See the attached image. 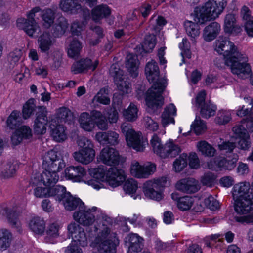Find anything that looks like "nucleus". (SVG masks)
Wrapping results in <instances>:
<instances>
[{
	"instance_id": "nucleus-11",
	"label": "nucleus",
	"mask_w": 253,
	"mask_h": 253,
	"mask_svg": "<svg viewBox=\"0 0 253 253\" xmlns=\"http://www.w3.org/2000/svg\"><path fill=\"white\" fill-rule=\"evenodd\" d=\"M215 50L220 54H223L224 62L234 55L233 53L239 52L234 43L224 37H219L216 40Z\"/></svg>"
},
{
	"instance_id": "nucleus-61",
	"label": "nucleus",
	"mask_w": 253,
	"mask_h": 253,
	"mask_svg": "<svg viewBox=\"0 0 253 253\" xmlns=\"http://www.w3.org/2000/svg\"><path fill=\"white\" fill-rule=\"evenodd\" d=\"M23 55L21 49L16 48L9 54V59L11 65L14 66L19 62Z\"/></svg>"
},
{
	"instance_id": "nucleus-57",
	"label": "nucleus",
	"mask_w": 253,
	"mask_h": 253,
	"mask_svg": "<svg viewBox=\"0 0 253 253\" xmlns=\"http://www.w3.org/2000/svg\"><path fill=\"white\" fill-rule=\"evenodd\" d=\"M231 119V114L229 112L220 110L215 118V122L219 125H224L228 123Z\"/></svg>"
},
{
	"instance_id": "nucleus-36",
	"label": "nucleus",
	"mask_w": 253,
	"mask_h": 253,
	"mask_svg": "<svg viewBox=\"0 0 253 253\" xmlns=\"http://www.w3.org/2000/svg\"><path fill=\"white\" fill-rule=\"evenodd\" d=\"M13 240L11 232L5 229H0V250L5 251L10 247Z\"/></svg>"
},
{
	"instance_id": "nucleus-47",
	"label": "nucleus",
	"mask_w": 253,
	"mask_h": 253,
	"mask_svg": "<svg viewBox=\"0 0 253 253\" xmlns=\"http://www.w3.org/2000/svg\"><path fill=\"white\" fill-rule=\"evenodd\" d=\"M198 24L200 23L191 21H186L184 22V25L187 34L193 38H195L200 34Z\"/></svg>"
},
{
	"instance_id": "nucleus-1",
	"label": "nucleus",
	"mask_w": 253,
	"mask_h": 253,
	"mask_svg": "<svg viewBox=\"0 0 253 253\" xmlns=\"http://www.w3.org/2000/svg\"><path fill=\"white\" fill-rule=\"evenodd\" d=\"M145 72L146 78L149 82L157 81L147 92L146 101L148 107L155 109L161 107L164 104L162 93L166 87V80H158L160 70L157 63L154 60H151L146 65Z\"/></svg>"
},
{
	"instance_id": "nucleus-62",
	"label": "nucleus",
	"mask_w": 253,
	"mask_h": 253,
	"mask_svg": "<svg viewBox=\"0 0 253 253\" xmlns=\"http://www.w3.org/2000/svg\"><path fill=\"white\" fill-rule=\"evenodd\" d=\"M235 147V143L230 141H224L218 145L219 150L224 153L232 152Z\"/></svg>"
},
{
	"instance_id": "nucleus-39",
	"label": "nucleus",
	"mask_w": 253,
	"mask_h": 253,
	"mask_svg": "<svg viewBox=\"0 0 253 253\" xmlns=\"http://www.w3.org/2000/svg\"><path fill=\"white\" fill-rule=\"evenodd\" d=\"M69 193L63 186L54 185L48 187V197H54L55 200L58 201H63L66 194Z\"/></svg>"
},
{
	"instance_id": "nucleus-16",
	"label": "nucleus",
	"mask_w": 253,
	"mask_h": 253,
	"mask_svg": "<svg viewBox=\"0 0 253 253\" xmlns=\"http://www.w3.org/2000/svg\"><path fill=\"white\" fill-rule=\"evenodd\" d=\"M97 210L96 207H93L91 209L87 210H82L80 209V211L74 212L73 214L74 219L84 226H90L92 225L95 221L94 212Z\"/></svg>"
},
{
	"instance_id": "nucleus-29",
	"label": "nucleus",
	"mask_w": 253,
	"mask_h": 253,
	"mask_svg": "<svg viewBox=\"0 0 253 253\" xmlns=\"http://www.w3.org/2000/svg\"><path fill=\"white\" fill-rule=\"evenodd\" d=\"M220 26L216 22H213L207 26L203 31V37L205 41L210 42L214 40L220 31Z\"/></svg>"
},
{
	"instance_id": "nucleus-2",
	"label": "nucleus",
	"mask_w": 253,
	"mask_h": 253,
	"mask_svg": "<svg viewBox=\"0 0 253 253\" xmlns=\"http://www.w3.org/2000/svg\"><path fill=\"white\" fill-rule=\"evenodd\" d=\"M42 166L45 171L41 174V181L48 188L55 185L59 179L57 172L65 167L63 160L58 156L57 152L51 150L45 155Z\"/></svg>"
},
{
	"instance_id": "nucleus-14",
	"label": "nucleus",
	"mask_w": 253,
	"mask_h": 253,
	"mask_svg": "<svg viewBox=\"0 0 253 253\" xmlns=\"http://www.w3.org/2000/svg\"><path fill=\"white\" fill-rule=\"evenodd\" d=\"M69 235L73 241L71 244L84 247L87 245V240L83 228L76 223H71L68 226Z\"/></svg>"
},
{
	"instance_id": "nucleus-3",
	"label": "nucleus",
	"mask_w": 253,
	"mask_h": 253,
	"mask_svg": "<svg viewBox=\"0 0 253 253\" xmlns=\"http://www.w3.org/2000/svg\"><path fill=\"white\" fill-rule=\"evenodd\" d=\"M227 4L226 0H209L195 10L194 21L200 24L215 19L223 12Z\"/></svg>"
},
{
	"instance_id": "nucleus-7",
	"label": "nucleus",
	"mask_w": 253,
	"mask_h": 253,
	"mask_svg": "<svg viewBox=\"0 0 253 253\" xmlns=\"http://www.w3.org/2000/svg\"><path fill=\"white\" fill-rule=\"evenodd\" d=\"M167 178L165 177L146 181L143 184V191L145 196L152 199L160 200L162 196L160 190L161 187L165 186Z\"/></svg>"
},
{
	"instance_id": "nucleus-6",
	"label": "nucleus",
	"mask_w": 253,
	"mask_h": 253,
	"mask_svg": "<svg viewBox=\"0 0 253 253\" xmlns=\"http://www.w3.org/2000/svg\"><path fill=\"white\" fill-rule=\"evenodd\" d=\"M151 144L154 152L162 158L175 157L181 152L180 147L172 141L169 140L163 144L160 138L155 134L151 140Z\"/></svg>"
},
{
	"instance_id": "nucleus-59",
	"label": "nucleus",
	"mask_w": 253,
	"mask_h": 253,
	"mask_svg": "<svg viewBox=\"0 0 253 253\" xmlns=\"http://www.w3.org/2000/svg\"><path fill=\"white\" fill-rule=\"evenodd\" d=\"M123 189L126 193L132 194L136 192L138 188L137 182L134 179H128L125 180Z\"/></svg>"
},
{
	"instance_id": "nucleus-58",
	"label": "nucleus",
	"mask_w": 253,
	"mask_h": 253,
	"mask_svg": "<svg viewBox=\"0 0 253 253\" xmlns=\"http://www.w3.org/2000/svg\"><path fill=\"white\" fill-rule=\"evenodd\" d=\"M195 133L199 135L204 132L207 128L205 122L201 120L199 117H197L192 125Z\"/></svg>"
},
{
	"instance_id": "nucleus-46",
	"label": "nucleus",
	"mask_w": 253,
	"mask_h": 253,
	"mask_svg": "<svg viewBox=\"0 0 253 253\" xmlns=\"http://www.w3.org/2000/svg\"><path fill=\"white\" fill-rule=\"evenodd\" d=\"M57 118L60 122L69 124L74 119L72 112L66 107H62L58 109Z\"/></svg>"
},
{
	"instance_id": "nucleus-13",
	"label": "nucleus",
	"mask_w": 253,
	"mask_h": 253,
	"mask_svg": "<svg viewBox=\"0 0 253 253\" xmlns=\"http://www.w3.org/2000/svg\"><path fill=\"white\" fill-rule=\"evenodd\" d=\"M46 107L39 106L34 121V131L37 134H43L46 131V125L48 120Z\"/></svg>"
},
{
	"instance_id": "nucleus-18",
	"label": "nucleus",
	"mask_w": 253,
	"mask_h": 253,
	"mask_svg": "<svg viewBox=\"0 0 253 253\" xmlns=\"http://www.w3.org/2000/svg\"><path fill=\"white\" fill-rule=\"evenodd\" d=\"M99 64L97 60L92 61L88 58L82 59L75 62L72 66L71 70L74 74H79L87 72L90 70L94 71Z\"/></svg>"
},
{
	"instance_id": "nucleus-21",
	"label": "nucleus",
	"mask_w": 253,
	"mask_h": 253,
	"mask_svg": "<svg viewBox=\"0 0 253 253\" xmlns=\"http://www.w3.org/2000/svg\"><path fill=\"white\" fill-rule=\"evenodd\" d=\"M127 145L137 151H143L147 142L143 137L142 133L134 131L126 138Z\"/></svg>"
},
{
	"instance_id": "nucleus-12",
	"label": "nucleus",
	"mask_w": 253,
	"mask_h": 253,
	"mask_svg": "<svg viewBox=\"0 0 253 253\" xmlns=\"http://www.w3.org/2000/svg\"><path fill=\"white\" fill-rule=\"evenodd\" d=\"M156 169V166L153 163L141 165L136 161L132 162L130 167L131 174L138 178H147L153 174Z\"/></svg>"
},
{
	"instance_id": "nucleus-8",
	"label": "nucleus",
	"mask_w": 253,
	"mask_h": 253,
	"mask_svg": "<svg viewBox=\"0 0 253 253\" xmlns=\"http://www.w3.org/2000/svg\"><path fill=\"white\" fill-rule=\"evenodd\" d=\"M206 93L205 90L199 92L195 100V106L200 109V113L201 117L205 119H208L215 114L217 107L211 103L210 100H206Z\"/></svg>"
},
{
	"instance_id": "nucleus-40",
	"label": "nucleus",
	"mask_w": 253,
	"mask_h": 253,
	"mask_svg": "<svg viewBox=\"0 0 253 253\" xmlns=\"http://www.w3.org/2000/svg\"><path fill=\"white\" fill-rule=\"evenodd\" d=\"M29 227L36 234H42L44 231L45 223L42 218L35 217L30 220Z\"/></svg>"
},
{
	"instance_id": "nucleus-55",
	"label": "nucleus",
	"mask_w": 253,
	"mask_h": 253,
	"mask_svg": "<svg viewBox=\"0 0 253 253\" xmlns=\"http://www.w3.org/2000/svg\"><path fill=\"white\" fill-rule=\"evenodd\" d=\"M108 95V89L106 88H102L94 97L93 100L102 104L108 105L110 102V100Z\"/></svg>"
},
{
	"instance_id": "nucleus-4",
	"label": "nucleus",
	"mask_w": 253,
	"mask_h": 253,
	"mask_svg": "<svg viewBox=\"0 0 253 253\" xmlns=\"http://www.w3.org/2000/svg\"><path fill=\"white\" fill-rule=\"evenodd\" d=\"M233 55L224 62L231 71L238 78L245 79L251 76V68L248 63V57L241 52L233 53Z\"/></svg>"
},
{
	"instance_id": "nucleus-27",
	"label": "nucleus",
	"mask_w": 253,
	"mask_h": 253,
	"mask_svg": "<svg viewBox=\"0 0 253 253\" xmlns=\"http://www.w3.org/2000/svg\"><path fill=\"white\" fill-rule=\"evenodd\" d=\"M126 239L128 244V253H137L141 250L143 239L137 234H130Z\"/></svg>"
},
{
	"instance_id": "nucleus-54",
	"label": "nucleus",
	"mask_w": 253,
	"mask_h": 253,
	"mask_svg": "<svg viewBox=\"0 0 253 253\" xmlns=\"http://www.w3.org/2000/svg\"><path fill=\"white\" fill-rule=\"evenodd\" d=\"M77 144L80 148L79 150H86L94 149L92 141L84 136H79L77 140Z\"/></svg>"
},
{
	"instance_id": "nucleus-20",
	"label": "nucleus",
	"mask_w": 253,
	"mask_h": 253,
	"mask_svg": "<svg viewBox=\"0 0 253 253\" xmlns=\"http://www.w3.org/2000/svg\"><path fill=\"white\" fill-rule=\"evenodd\" d=\"M235 210L240 214H247L253 210V194L237 198L235 200Z\"/></svg>"
},
{
	"instance_id": "nucleus-28",
	"label": "nucleus",
	"mask_w": 253,
	"mask_h": 253,
	"mask_svg": "<svg viewBox=\"0 0 253 253\" xmlns=\"http://www.w3.org/2000/svg\"><path fill=\"white\" fill-rule=\"evenodd\" d=\"M176 114V108L173 104L167 106L161 115V123L165 127L170 123H174L173 117Z\"/></svg>"
},
{
	"instance_id": "nucleus-9",
	"label": "nucleus",
	"mask_w": 253,
	"mask_h": 253,
	"mask_svg": "<svg viewBox=\"0 0 253 253\" xmlns=\"http://www.w3.org/2000/svg\"><path fill=\"white\" fill-rule=\"evenodd\" d=\"M40 9L38 7H35L27 14V19H19L17 20L19 26L30 37H33L37 31L40 30V27L34 19L35 13Z\"/></svg>"
},
{
	"instance_id": "nucleus-5",
	"label": "nucleus",
	"mask_w": 253,
	"mask_h": 253,
	"mask_svg": "<svg viewBox=\"0 0 253 253\" xmlns=\"http://www.w3.org/2000/svg\"><path fill=\"white\" fill-rule=\"evenodd\" d=\"M95 242L99 253H116L118 241L116 239V234L111 232L109 228L104 227L99 232Z\"/></svg>"
},
{
	"instance_id": "nucleus-52",
	"label": "nucleus",
	"mask_w": 253,
	"mask_h": 253,
	"mask_svg": "<svg viewBox=\"0 0 253 253\" xmlns=\"http://www.w3.org/2000/svg\"><path fill=\"white\" fill-rule=\"evenodd\" d=\"M34 99H30L28 100L23 105L22 109V115L24 119H27L30 118V116L33 114L36 108V105L34 104Z\"/></svg>"
},
{
	"instance_id": "nucleus-19",
	"label": "nucleus",
	"mask_w": 253,
	"mask_h": 253,
	"mask_svg": "<svg viewBox=\"0 0 253 253\" xmlns=\"http://www.w3.org/2000/svg\"><path fill=\"white\" fill-rule=\"evenodd\" d=\"M99 159L103 164L108 166L117 165L120 162V157L118 151L110 147H106L102 150Z\"/></svg>"
},
{
	"instance_id": "nucleus-41",
	"label": "nucleus",
	"mask_w": 253,
	"mask_h": 253,
	"mask_svg": "<svg viewBox=\"0 0 253 253\" xmlns=\"http://www.w3.org/2000/svg\"><path fill=\"white\" fill-rule=\"evenodd\" d=\"M42 25L49 28L53 24L55 19V12L52 9L47 8L41 12Z\"/></svg>"
},
{
	"instance_id": "nucleus-43",
	"label": "nucleus",
	"mask_w": 253,
	"mask_h": 253,
	"mask_svg": "<svg viewBox=\"0 0 253 253\" xmlns=\"http://www.w3.org/2000/svg\"><path fill=\"white\" fill-rule=\"evenodd\" d=\"M82 48V44L78 40L74 38L71 41L68 50V56L73 58H78Z\"/></svg>"
},
{
	"instance_id": "nucleus-48",
	"label": "nucleus",
	"mask_w": 253,
	"mask_h": 253,
	"mask_svg": "<svg viewBox=\"0 0 253 253\" xmlns=\"http://www.w3.org/2000/svg\"><path fill=\"white\" fill-rule=\"evenodd\" d=\"M19 112L13 111L8 117L6 124L7 126L10 129H15L21 124V118L19 117Z\"/></svg>"
},
{
	"instance_id": "nucleus-34",
	"label": "nucleus",
	"mask_w": 253,
	"mask_h": 253,
	"mask_svg": "<svg viewBox=\"0 0 253 253\" xmlns=\"http://www.w3.org/2000/svg\"><path fill=\"white\" fill-rule=\"evenodd\" d=\"M79 122L82 128L84 130L90 131L92 130L95 125L94 117L88 113L84 112L79 117Z\"/></svg>"
},
{
	"instance_id": "nucleus-32",
	"label": "nucleus",
	"mask_w": 253,
	"mask_h": 253,
	"mask_svg": "<svg viewBox=\"0 0 253 253\" xmlns=\"http://www.w3.org/2000/svg\"><path fill=\"white\" fill-rule=\"evenodd\" d=\"M68 26L67 19L64 17H59L52 27L53 36L55 38L61 37L65 33Z\"/></svg>"
},
{
	"instance_id": "nucleus-56",
	"label": "nucleus",
	"mask_w": 253,
	"mask_h": 253,
	"mask_svg": "<svg viewBox=\"0 0 253 253\" xmlns=\"http://www.w3.org/2000/svg\"><path fill=\"white\" fill-rule=\"evenodd\" d=\"M114 82L117 88L122 94H127L131 91V87L129 82L123 80L122 77L116 78Z\"/></svg>"
},
{
	"instance_id": "nucleus-23",
	"label": "nucleus",
	"mask_w": 253,
	"mask_h": 253,
	"mask_svg": "<svg viewBox=\"0 0 253 253\" xmlns=\"http://www.w3.org/2000/svg\"><path fill=\"white\" fill-rule=\"evenodd\" d=\"M95 137L99 142L103 144H109L111 145H116L120 141L119 134L113 131L98 132L96 133Z\"/></svg>"
},
{
	"instance_id": "nucleus-53",
	"label": "nucleus",
	"mask_w": 253,
	"mask_h": 253,
	"mask_svg": "<svg viewBox=\"0 0 253 253\" xmlns=\"http://www.w3.org/2000/svg\"><path fill=\"white\" fill-rule=\"evenodd\" d=\"M89 173L93 178L105 181L106 172L103 167L91 168L89 169Z\"/></svg>"
},
{
	"instance_id": "nucleus-25",
	"label": "nucleus",
	"mask_w": 253,
	"mask_h": 253,
	"mask_svg": "<svg viewBox=\"0 0 253 253\" xmlns=\"http://www.w3.org/2000/svg\"><path fill=\"white\" fill-rule=\"evenodd\" d=\"M235 16L233 14H227L224 19V30L229 34L237 35L242 31L241 27L236 24Z\"/></svg>"
},
{
	"instance_id": "nucleus-63",
	"label": "nucleus",
	"mask_w": 253,
	"mask_h": 253,
	"mask_svg": "<svg viewBox=\"0 0 253 253\" xmlns=\"http://www.w3.org/2000/svg\"><path fill=\"white\" fill-rule=\"evenodd\" d=\"M205 205L211 211H215L219 208V203L212 196L206 198L204 200Z\"/></svg>"
},
{
	"instance_id": "nucleus-10",
	"label": "nucleus",
	"mask_w": 253,
	"mask_h": 253,
	"mask_svg": "<svg viewBox=\"0 0 253 253\" xmlns=\"http://www.w3.org/2000/svg\"><path fill=\"white\" fill-rule=\"evenodd\" d=\"M238 160V155L234 154L232 158H216L213 160L210 161L207 164L208 168L212 170L227 169L231 170L236 166Z\"/></svg>"
},
{
	"instance_id": "nucleus-38",
	"label": "nucleus",
	"mask_w": 253,
	"mask_h": 253,
	"mask_svg": "<svg viewBox=\"0 0 253 253\" xmlns=\"http://www.w3.org/2000/svg\"><path fill=\"white\" fill-rule=\"evenodd\" d=\"M111 14V10L106 5H100L93 9L92 19L96 22L100 19L106 18Z\"/></svg>"
},
{
	"instance_id": "nucleus-26",
	"label": "nucleus",
	"mask_w": 253,
	"mask_h": 253,
	"mask_svg": "<svg viewBox=\"0 0 253 253\" xmlns=\"http://www.w3.org/2000/svg\"><path fill=\"white\" fill-rule=\"evenodd\" d=\"M95 156L94 149L79 150L73 153V157L76 161L84 165L88 164L92 162Z\"/></svg>"
},
{
	"instance_id": "nucleus-64",
	"label": "nucleus",
	"mask_w": 253,
	"mask_h": 253,
	"mask_svg": "<svg viewBox=\"0 0 253 253\" xmlns=\"http://www.w3.org/2000/svg\"><path fill=\"white\" fill-rule=\"evenodd\" d=\"M187 163L185 158L180 156L177 158L173 163V168L176 172H180L187 166Z\"/></svg>"
},
{
	"instance_id": "nucleus-17",
	"label": "nucleus",
	"mask_w": 253,
	"mask_h": 253,
	"mask_svg": "<svg viewBox=\"0 0 253 253\" xmlns=\"http://www.w3.org/2000/svg\"><path fill=\"white\" fill-rule=\"evenodd\" d=\"M125 180V172L121 169L110 168L106 172L105 181L112 187L120 185Z\"/></svg>"
},
{
	"instance_id": "nucleus-30",
	"label": "nucleus",
	"mask_w": 253,
	"mask_h": 253,
	"mask_svg": "<svg viewBox=\"0 0 253 253\" xmlns=\"http://www.w3.org/2000/svg\"><path fill=\"white\" fill-rule=\"evenodd\" d=\"M60 8L70 14H76L82 11V6L77 0H61Z\"/></svg>"
},
{
	"instance_id": "nucleus-51",
	"label": "nucleus",
	"mask_w": 253,
	"mask_h": 253,
	"mask_svg": "<svg viewBox=\"0 0 253 253\" xmlns=\"http://www.w3.org/2000/svg\"><path fill=\"white\" fill-rule=\"evenodd\" d=\"M16 173V166L11 162L7 163L4 166L0 177L2 179H8L13 177Z\"/></svg>"
},
{
	"instance_id": "nucleus-15",
	"label": "nucleus",
	"mask_w": 253,
	"mask_h": 253,
	"mask_svg": "<svg viewBox=\"0 0 253 253\" xmlns=\"http://www.w3.org/2000/svg\"><path fill=\"white\" fill-rule=\"evenodd\" d=\"M177 190L187 194L197 192L200 189L198 180L192 177H186L178 180L175 184Z\"/></svg>"
},
{
	"instance_id": "nucleus-33",
	"label": "nucleus",
	"mask_w": 253,
	"mask_h": 253,
	"mask_svg": "<svg viewBox=\"0 0 253 253\" xmlns=\"http://www.w3.org/2000/svg\"><path fill=\"white\" fill-rule=\"evenodd\" d=\"M250 183L246 182H242L236 184L233 188V195L234 198H241L247 197L249 194H253L250 192Z\"/></svg>"
},
{
	"instance_id": "nucleus-44",
	"label": "nucleus",
	"mask_w": 253,
	"mask_h": 253,
	"mask_svg": "<svg viewBox=\"0 0 253 253\" xmlns=\"http://www.w3.org/2000/svg\"><path fill=\"white\" fill-rule=\"evenodd\" d=\"M51 135L53 139L58 142H63L67 138L65 128L62 125H57L52 128Z\"/></svg>"
},
{
	"instance_id": "nucleus-60",
	"label": "nucleus",
	"mask_w": 253,
	"mask_h": 253,
	"mask_svg": "<svg viewBox=\"0 0 253 253\" xmlns=\"http://www.w3.org/2000/svg\"><path fill=\"white\" fill-rule=\"evenodd\" d=\"M216 175L211 172H208L205 173L201 178V182L203 185L211 187L214 185L216 179Z\"/></svg>"
},
{
	"instance_id": "nucleus-24",
	"label": "nucleus",
	"mask_w": 253,
	"mask_h": 253,
	"mask_svg": "<svg viewBox=\"0 0 253 253\" xmlns=\"http://www.w3.org/2000/svg\"><path fill=\"white\" fill-rule=\"evenodd\" d=\"M38 48L42 53H48L49 51L54 43L53 39L50 33L43 32L38 38Z\"/></svg>"
},
{
	"instance_id": "nucleus-22",
	"label": "nucleus",
	"mask_w": 253,
	"mask_h": 253,
	"mask_svg": "<svg viewBox=\"0 0 253 253\" xmlns=\"http://www.w3.org/2000/svg\"><path fill=\"white\" fill-rule=\"evenodd\" d=\"M66 177L75 182L81 181L83 177L85 175L86 171L81 166H70L65 170Z\"/></svg>"
},
{
	"instance_id": "nucleus-50",
	"label": "nucleus",
	"mask_w": 253,
	"mask_h": 253,
	"mask_svg": "<svg viewBox=\"0 0 253 253\" xmlns=\"http://www.w3.org/2000/svg\"><path fill=\"white\" fill-rule=\"evenodd\" d=\"M194 203V199L192 197L188 196H185L180 197L177 202V205L179 210L182 211H187L190 209Z\"/></svg>"
},
{
	"instance_id": "nucleus-35",
	"label": "nucleus",
	"mask_w": 253,
	"mask_h": 253,
	"mask_svg": "<svg viewBox=\"0 0 253 253\" xmlns=\"http://www.w3.org/2000/svg\"><path fill=\"white\" fill-rule=\"evenodd\" d=\"M0 213L6 216L8 223L14 228H18L20 225V222L17 218V215L14 211H12L6 206L0 207Z\"/></svg>"
},
{
	"instance_id": "nucleus-42",
	"label": "nucleus",
	"mask_w": 253,
	"mask_h": 253,
	"mask_svg": "<svg viewBox=\"0 0 253 253\" xmlns=\"http://www.w3.org/2000/svg\"><path fill=\"white\" fill-rule=\"evenodd\" d=\"M197 147L199 152L205 156L213 157L216 150L206 141H201L197 143Z\"/></svg>"
},
{
	"instance_id": "nucleus-31",
	"label": "nucleus",
	"mask_w": 253,
	"mask_h": 253,
	"mask_svg": "<svg viewBox=\"0 0 253 253\" xmlns=\"http://www.w3.org/2000/svg\"><path fill=\"white\" fill-rule=\"evenodd\" d=\"M62 201L65 208L69 211L75 210L77 207L83 209L84 206V203L79 198L72 196L70 193L66 194Z\"/></svg>"
},
{
	"instance_id": "nucleus-37",
	"label": "nucleus",
	"mask_w": 253,
	"mask_h": 253,
	"mask_svg": "<svg viewBox=\"0 0 253 253\" xmlns=\"http://www.w3.org/2000/svg\"><path fill=\"white\" fill-rule=\"evenodd\" d=\"M126 66L133 78L137 76L138 66L137 57L132 54H128L126 57Z\"/></svg>"
},
{
	"instance_id": "nucleus-45",
	"label": "nucleus",
	"mask_w": 253,
	"mask_h": 253,
	"mask_svg": "<svg viewBox=\"0 0 253 253\" xmlns=\"http://www.w3.org/2000/svg\"><path fill=\"white\" fill-rule=\"evenodd\" d=\"M123 116L128 121L133 122L138 117V108L133 103H131L129 107L124 110Z\"/></svg>"
},
{
	"instance_id": "nucleus-49",
	"label": "nucleus",
	"mask_w": 253,
	"mask_h": 253,
	"mask_svg": "<svg viewBox=\"0 0 253 253\" xmlns=\"http://www.w3.org/2000/svg\"><path fill=\"white\" fill-rule=\"evenodd\" d=\"M156 45V37L154 34H149L146 36L144 41L142 44L143 50L148 53L152 51Z\"/></svg>"
}]
</instances>
